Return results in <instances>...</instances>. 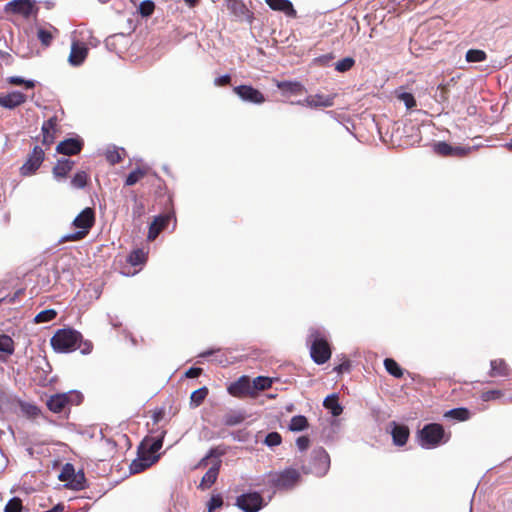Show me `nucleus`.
<instances>
[{
  "instance_id": "obj_23",
  "label": "nucleus",
  "mask_w": 512,
  "mask_h": 512,
  "mask_svg": "<svg viewBox=\"0 0 512 512\" xmlns=\"http://www.w3.org/2000/svg\"><path fill=\"white\" fill-rule=\"evenodd\" d=\"M265 2L272 10L283 12L291 18L297 17V11L289 0H265Z\"/></svg>"
},
{
  "instance_id": "obj_29",
  "label": "nucleus",
  "mask_w": 512,
  "mask_h": 512,
  "mask_svg": "<svg viewBox=\"0 0 512 512\" xmlns=\"http://www.w3.org/2000/svg\"><path fill=\"white\" fill-rule=\"evenodd\" d=\"M150 172V168L148 166H138L134 170H132L126 177L124 185L125 186H133L142 180L146 175Z\"/></svg>"
},
{
  "instance_id": "obj_56",
  "label": "nucleus",
  "mask_w": 512,
  "mask_h": 512,
  "mask_svg": "<svg viewBox=\"0 0 512 512\" xmlns=\"http://www.w3.org/2000/svg\"><path fill=\"white\" fill-rule=\"evenodd\" d=\"M264 442L269 447L277 446L281 443V436L277 432H270L267 434Z\"/></svg>"
},
{
  "instance_id": "obj_47",
  "label": "nucleus",
  "mask_w": 512,
  "mask_h": 512,
  "mask_svg": "<svg viewBox=\"0 0 512 512\" xmlns=\"http://www.w3.org/2000/svg\"><path fill=\"white\" fill-rule=\"evenodd\" d=\"M56 315L57 313L53 309L43 310L35 316L34 321L35 323L49 322L53 320L56 317Z\"/></svg>"
},
{
  "instance_id": "obj_51",
  "label": "nucleus",
  "mask_w": 512,
  "mask_h": 512,
  "mask_svg": "<svg viewBox=\"0 0 512 512\" xmlns=\"http://www.w3.org/2000/svg\"><path fill=\"white\" fill-rule=\"evenodd\" d=\"M355 64V60L352 57H345L338 61L335 65V69L338 72L349 71Z\"/></svg>"
},
{
  "instance_id": "obj_8",
  "label": "nucleus",
  "mask_w": 512,
  "mask_h": 512,
  "mask_svg": "<svg viewBox=\"0 0 512 512\" xmlns=\"http://www.w3.org/2000/svg\"><path fill=\"white\" fill-rule=\"evenodd\" d=\"M330 468V457L326 450L322 447L315 448L311 453V458L308 466V472L322 477L326 475Z\"/></svg>"
},
{
  "instance_id": "obj_10",
  "label": "nucleus",
  "mask_w": 512,
  "mask_h": 512,
  "mask_svg": "<svg viewBox=\"0 0 512 512\" xmlns=\"http://www.w3.org/2000/svg\"><path fill=\"white\" fill-rule=\"evenodd\" d=\"M235 505L243 512H258L265 503L264 499L258 492H248L239 495L236 498Z\"/></svg>"
},
{
  "instance_id": "obj_40",
  "label": "nucleus",
  "mask_w": 512,
  "mask_h": 512,
  "mask_svg": "<svg viewBox=\"0 0 512 512\" xmlns=\"http://www.w3.org/2000/svg\"><path fill=\"white\" fill-rule=\"evenodd\" d=\"M0 352L6 354H13L14 352V341L13 339L5 334H0Z\"/></svg>"
},
{
  "instance_id": "obj_46",
  "label": "nucleus",
  "mask_w": 512,
  "mask_h": 512,
  "mask_svg": "<svg viewBox=\"0 0 512 512\" xmlns=\"http://www.w3.org/2000/svg\"><path fill=\"white\" fill-rule=\"evenodd\" d=\"M37 38L44 47L50 46L54 36L50 30L39 28L37 31Z\"/></svg>"
},
{
  "instance_id": "obj_13",
  "label": "nucleus",
  "mask_w": 512,
  "mask_h": 512,
  "mask_svg": "<svg viewBox=\"0 0 512 512\" xmlns=\"http://www.w3.org/2000/svg\"><path fill=\"white\" fill-rule=\"evenodd\" d=\"M233 91L246 102L262 104L266 101L265 96L258 89L250 85H240L234 87Z\"/></svg>"
},
{
  "instance_id": "obj_59",
  "label": "nucleus",
  "mask_w": 512,
  "mask_h": 512,
  "mask_svg": "<svg viewBox=\"0 0 512 512\" xmlns=\"http://www.w3.org/2000/svg\"><path fill=\"white\" fill-rule=\"evenodd\" d=\"M310 440L307 436H300L296 440V445L300 451H305L309 447Z\"/></svg>"
},
{
  "instance_id": "obj_28",
  "label": "nucleus",
  "mask_w": 512,
  "mask_h": 512,
  "mask_svg": "<svg viewBox=\"0 0 512 512\" xmlns=\"http://www.w3.org/2000/svg\"><path fill=\"white\" fill-rule=\"evenodd\" d=\"M276 86L283 93L292 95L302 94L306 91L304 85L299 81H276Z\"/></svg>"
},
{
  "instance_id": "obj_64",
  "label": "nucleus",
  "mask_w": 512,
  "mask_h": 512,
  "mask_svg": "<svg viewBox=\"0 0 512 512\" xmlns=\"http://www.w3.org/2000/svg\"><path fill=\"white\" fill-rule=\"evenodd\" d=\"M243 419L244 418H226L225 424L228 426H234L241 423Z\"/></svg>"
},
{
  "instance_id": "obj_55",
  "label": "nucleus",
  "mask_w": 512,
  "mask_h": 512,
  "mask_svg": "<svg viewBox=\"0 0 512 512\" xmlns=\"http://www.w3.org/2000/svg\"><path fill=\"white\" fill-rule=\"evenodd\" d=\"M398 98L404 102L408 109H412L416 106V100L411 93L403 92L398 96Z\"/></svg>"
},
{
  "instance_id": "obj_17",
  "label": "nucleus",
  "mask_w": 512,
  "mask_h": 512,
  "mask_svg": "<svg viewBox=\"0 0 512 512\" xmlns=\"http://www.w3.org/2000/svg\"><path fill=\"white\" fill-rule=\"evenodd\" d=\"M335 95L314 94L307 96L298 104L307 105L310 108L331 107L334 105Z\"/></svg>"
},
{
  "instance_id": "obj_44",
  "label": "nucleus",
  "mask_w": 512,
  "mask_h": 512,
  "mask_svg": "<svg viewBox=\"0 0 512 512\" xmlns=\"http://www.w3.org/2000/svg\"><path fill=\"white\" fill-rule=\"evenodd\" d=\"M51 345L55 350L64 352V328L59 329L51 338Z\"/></svg>"
},
{
  "instance_id": "obj_19",
  "label": "nucleus",
  "mask_w": 512,
  "mask_h": 512,
  "mask_svg": "<svg viewBox=\"0 0 512 512\" xmlns=\"http://www.w3.org/2000/svg\"><path fill=\"white\" fill-rule=\"evenodd\" d=\"M388 430L396 446H403L406 444L409 437V429L406 425L397 424L395 421L389 423Z\"/></svg>"
},
{
  "instance_id": "obj_36",
  "label": "nucleus",
  "mask_w": 512,
  "mask_h": 512,
  "mask_svg": "<svg viewBox=\"0 0 512 512\" xmlns=\"http://www.w3.org/2000/svg\"><path fill=\"white\" fill-rule=\"evenodd\" d=\"M225 451L220 449L219 447L211 448L208 453L199 461L197 468L206 467L208 465V460L210 458L219 459L222 455H224Z\"/></svg>"
},
{
  "instance_id": "obj_5",
  "label": "nucleus",
  "mask_w": 512,
  "mask_h": 512,
  "mask_svg": "<svg viewBox=\"0 0 512 512\" xmlns=\"http://www.w3.org/2000/svg\"><path fill=\"white\" fill-rule=\"evenodd\" d=\"M310 355L316 364L326 363L332 354L329 342L317 330L313 331L309 336Z\"/></svg>"
},
{
  "instance_id": "obj_43",
  "label": "nucleus",
  "mask_w": 512,
  "mask_h": 512,
  "mask_svg": "<svg viewBox=\"0 0 512 512\" xmlns=\"http://www.w3.org/2000/svg\"><path fill=\"white\" fill-rule=\"evenodd\" d=\"M434 152L442 157H451L452 145L445 141H440L434 144Z\"/></svg>"
},
{
  "instance_id": "obj_37",
  "label": "nucleus",
  "mask_w": 512,
  "mask_h": 512,
  "mask_svg": "<svg viewBox=\"0 0 512 512\" xmlns=\"http://www.w3.org/2000/svg\"><path fill=\"white\" fill-rule=\"evenodd\" d=\"M89 181V175L85 171L77 172L71 180L72 187L76 189L84 188Z\"/></svg>"
},
{
  "instance_id": "obj_49",
  "label": "nucleus",
  "mask_w": 512,
  "mask_h": 512,
  "mask_svg": "<svg viewBox=\"0 0 512 512\" xmlns=\"http://www.w3.org/2000/svg\"><path fill=\"white\" fill-rule=\"evenodd\" d=\"M155 10V4L151 0H144L139 5V13L143 17H149L153 14Z\"/></svg>"
},
{
  "instance_id": "obj_18",
  "label": "nucleus",
  "mask_w": 512,
  "mask_h": 512,
  "mask_svg": "<svg viewBox=\"0 0 512 512\" xmlns=\"http://www.w3.org/2000/svg\"><path fill=\"white\" fill-rule=\"evenodd\" d=\"M227 8L239 21H247L251 23L253 21V14L249 11L246 5L238 0H228Z\"/></svg>"
},
{
  "instance_id": "obj_1",
  "label": "nucleus",
  "mask_w": 512,
  "mask_h": 512,
  "mask_svg": "<svg viewBox=\"0 0 512 512\" xmlns=\"http://www.w3.org/2000/svg\"><path fill=\"white\" fill-rule=\"evenodd\" d=\"M109 429L107 426L105 428L102 427H91L88 430L89 436L91 438H95L98 441L97 450L99 453V460L105 461L110 458H113L117 453V442L109 436Z\"/></svg>"
},
{
  "instance_id": "obj_15",
  "label": "nucleus",
  "mask_w": 512,
  "mask_h": 512,
  "mask_svg": "<svg viewBox=\"0 0 512 512\" xmlns=\"http://www.w3.org/2000/svg\"><path fill=\"white\" fill-rule=\"evenodd\" d=\"M89 53V48L86 43L80 42L73 38L71 44L70 54L68 56V62L72 66H80L84 63Z\"/></svg>"
},
{
  "instance_id": "obj_14",
  "label": "nucleus",
  "mask_w": 512,
  "mask_h": 512,
  "mask_svg": "<svg viewBox=\"0 0 512 512\" xmlns=\"http://www.w3.org/2000/svg\"><path fill=\"white\" fill-rule=\"evenodd\" d=\"M228 392L234 397H253L250 377L246 375L241 376L228 386Z\"/></svg>"
},
{
  "instance_id": "obj_57",
  "label": "nucleus",
  "mask_w": 512,
  "mask_h": 512,
  "mask_svg": "<svg viewBox=\"0 0 512 512\" xmlns=\"http://www.w3.org/2000/svg\"><path fill=\"white\" fill-rule=\"evenodd\" d=\"M53 175L57 180H61L64 177V161H57V164L53 168Z\"/></svg>"
},
{
  "instance_id": "obj_24",
  "label": "nucleus",
  "mask_w": 512,
  "mask_h": 512,
  "mask_svg": "<svg viewBox=\"0 0 512 512\" xmlns=\"http://www.w3.org/2000/svg\"><path fill=\"white\" fill-rule=\"evenodd\" d=\"M170 219H171V216L169 214L159 215V216L155 217L153 222L150 224L147 238L149 240L156 239V237L160 234V232L167 227Z\"/></svg>"
},
{
  "instance_id": "obj_60",
  "label": "nucleus",
  "mask_w": 512,
  "mask_h": 512,
  "mask_svg": "<svg viewBox=\"0 0 512 512\" xmlns=\"http://www.w3.org/2000/svg\"><path fill=\"white\" fill-rule=\"evenodd\" d=\"M467 414H468L467 409H465V408H456V409H451L449 411L444 412L443 416H447V417H450V416H467Z\"/></svg>"
},
{
  "instance_id": "obj_63",
  "label": "nucleus",
  "mask_w": 512,
  "mask_h": 512,
  "mask_svg": "<svg viewBox=\"0 0 512 512\" xmlns=\"http://www.w3.org/2000/svg\"><path fill=\"white\" fill-rule=\"evenodd\" d=\"M144 213V206L142 203H139L133 209V215L137 217H141Z\"/></svg>"
},
{
  "instance_id": "obj_16",
  "label": "nucleus",
  "mask_w": 512,
  "mask_h": 512,
  "mask_svg": "<svg viewBox=\"0 0 512 512\" xmlns=\"http://www.w3.org/2000/svg\"><path fill=\"white\" fill-rule=\"evenodd\" d=\"M7 9L26 18L38 11L34 0H13L8 3Z\"/></svg>"
},
{
  "instance_id": "obj_50",
  "label": "nucleus",
  "mask_w": 512,
  "mask_h": 512,
  "mask_svg": "<svg viewBox=\"0 0 512 512\" xmlns=\"http://www.w3.org/2000/svg\"><path fill=\"white\" fill-rule=\"evenodd\" d=\"M308 418H291L289 429L291 431H302L308 427Z\"/></svg>"
},
{
  "instance_id": "obj_41",
  "label": "nucleus",
  "mask_w": 512,
  "mask_h": 512,
  "mask_svg": "<svg viewBox=\"0 0 512 512\" xmlns=\"http://www.w3.org/2000/svg\"><path fill=\"white\" fill-rule=\"evenodd\" d=\"M146 261V254L142 249L133 250L128 256V262L132 266L141 265Z\"/></svg>"
},
{
  "instance_id": "obj_33",
  "label": "nucleus",
  "mask_w": 512,
  "mask_h": 512,
  "mask_svg": "<svg viewBox=\"0 0 512 512\" xmlns=\"http://www.w3.org/2000/svg\"><path fill=\"white\" fill-rule=\"evenodd\" d=\"M125 154L126 152L123 148L113 147L111 149H107L105 152V158L110 165H116L123 160Z\"/></svg>"
},
{
  "instance_id": "obj_42",
  "label": "nucleus",
  "mask_w": 512,
  "mask_h": 512,
  "mask_svg": "<svg viewBox=\"0 0 512 512\" xmlns=\"http://www.w3.org/2000/svg\"><path fill=\"white\" fill-rule=\"evenodd\" d=\"M477 149L476 146H452L451 157L463 158Z\"/></svg>"
},
{
  "instance_id": "obj_45",
  "label": "nucleus",
  "mask_w": 512,
  "mask_h": 512,
  "mask_svg": "<svg viewBox=\"0 0 512 512\" xmlns=\"http://www.w3.org/2000/svg\"><path fill=\"white\" fill-rule=\"evenodd\" d=\"M7 82L11 85L24 86L25 89H33L35 82L32 80H25L19 76H10L7 78Z\"/></svg>"
},
{
  "instance_id": "obj_58",
  "label": "nucleus",
  "mask_w": 512,
  "mask_h": 512,
  "mask_svg": "<svg viewBox=\"0 0 512 512\" xmlns=\"http://www.w3.org/2000/svg\"><path fill=\"white\" fill-rule=\"evenodd\" d=\"M351 369V361L347 358L343 360L342 363L334 367V371H336L338 374H342L345 372H349Z\"/></svg>"
},
{
  "instance_id": "obj_53",
  "label": "nucleus",
  "mask_w": 512,
  "mask_h": 512,
  "mask_svg": "<svg viewBox=\"0 0 512 512\" xmlns=\"http://www.w3.org/2000/svg\"><path fill=\"white\" fill-rule=\"evenodd\" d=\"M223 505V498L220 494L214 495L207 503V511L214 512Z\"/></svg>"
},
{
  "instance_id": "obj_39",
  "label": "nucleus",
  "mask_w": 512,
  "mask_h": 512,
  "mask_svg": "<svg viewBox=\"0 0 512 512\" xmlns=\"http://www.w3.org/2000/svg\"><path fill=\"white\" fill-rule=\"evenodd\" d=\"M465 59L467 62H482L487 59V54L480 49H470L466 52Z\"/></svg>"
},
{
  "instance_id": "obj_27",
  "label": "nucleus",
  "mask_w": 512,
  "mask_h": 512,
  "mask_svg": "<svg viewBox=\"0 0 512 512\" xmlns=\"http://www.w3.org/2000/svg\"><path fill=\"white\" fill-rule=\"evenodd\" d=\"M57 132V117H51L42 125L43 143L45 145H51L55 140Z\"/></svg>"
},
{
  "instance_id": "obj_61",
  "label": "nucleus",
  "mask_w": 512,
  "mask_h": 512,
  "mask_svg": "<svg viewBox=\"0 0 512 512\" xmlns=\"http://www.w3.org/2000/svg\"><path fill=\"white\" fill-rule=\"evenodd\" d=\"M202 368L199 367H191L185 372V376L187 378H196L202 374Z\"/></svg>"
},
{
  "instance_id": "obj_30",
  "label": "nucleus",
  "mask_w": 512,
  "mask_h": 512,
  "mask_svg": "<svg viewBox=\"0 0 512 512\" xmlns=\"http://www.w3.org/2000/svg\"><path fill=\"white\" fill-rule=\"evenodd\" d=\"M323 406L330 411L332 416H340L343 412V407L339 403V396L336 393L328 395L323 401Z\"/></svg>"
},
{
  "instance_id": "obj_26",
  "label": "nucleus",
  "mask_w": 512,
  "mask_h": 512,
  "mask_svg": "<svg viewBox=\"0 0 512 512\" xmlns=\"http://www.w3.org/2000/svg\"><path fill=\"white\" fill-rule=\"evenodd\" d=\"M511 369L507 362L502 359H494L490 362L489 376L492 378L496 377H509Z\"/></svg>"
},
{
  "instance_id": "obj_20",
  "label": "nucleus",
  "mask_w": 512,
  "mask_h": 512,
  "mask_svg": "<svg viewBox=\"0 0 512 512\" xmlns=\"http://www.w3.org/2000/svg\"><path fill=\"white\" fill-rule=\"evenodd\" d=\"M27 100V96L19 91H12L7 94L0 95V106L7 109H14Z\"/></svg>"
},
{
  "instance_id": "obj_34",
  "label": "nucleus",
  "mask_w": 512,
  "mask_h": 512,
  "mask_svg": "<svg viewBox=\"0 0 512 512\" xmlns=\"http://www.w3.org/2000/svg\"><path fill=\"white\" fill-rule=\"evenodd\" d=\"M49 410L53 413H60L64 409V394H56L47 401Z\"/></svg>"
},
{
  "instance_id": "obj_48",
  "label": "nucleus",
  "mask_w": 512,
  "mask_h": 512,
  "mask_svg": "<svg viewBox=\"0 0 512 512\" xmlns=\"http://www.w3.org/2000/svg\"><path fill=\"white\" fill-rule=\"evenodd\" d=\"M84 396L81 392L72 390L66 392V405H79L82 403Z\"/></svg>"
},
{
  "instance_id": "obj_9",
  "label": "nucleus",
  "mask_w": 512,
  "mask_h": 512,
  "mask_svg": "<svg viewBox=\"0 0 512 512\" xmlns=\"http://www.w3.org/2000/svg\"><path fill=\"white\" fill-rule=\"evenodd\" d=\"M165 434L166 431L161 430L155 436L145 437L138 447L137 455L158 457L159 459L160 455L157 452L162 448Z\"/></svg>"
},
{
  "instance_id": "obj_6",
  "label": "nucleus",
  "mask_w": 512,
  "mask_h": 512,
  "mask_svg": "<svg viewBox=\"0 0 512 512\" xmlns=\"http://www.w3.org/2000/svg\"><path fill=\"white\" fill-rule=\"evenodd\" d=\"M300 478V473L293 468H287L280 473H271L268 476V484L277 490L293 488Z\"/></svg>"
},
{
  "instance_id": "obj_32",
  "label": "nucleus",
  "mask_w": 512,
  "mask_h": 512,
  "mask_svg": "<svg viewBox=\"0 0 512 512\" xmlns=\"http://www.w3.org/2000/svg\"><path fill=\"white\" fill-rule=\"evenodd\" d=\"M272 383V378L266 376H258L251 380L253 397H255L259 392L269 389Z\"/></svg>"
},
{
  "instance_id": "obj_52",
  "label": "nucleus",
  "mask_w": 512,
  "mask_h": 512,
  "mask_svg": "<svg viewBox=\"0 0 512 512\" xmlns=\"http://www.w3.org/2000/svg\"><path fill=\"white\" fill-rule=\"evenodd\" d=\"M22 502L19 498L14 497L8 501L4 508V512H21Z\"/></svg>"
},
{
  "instance_id": "obj_35",
  "label": "nucleus",
  "mask_w": 512,
  "mask_h": 512,
  "mask_svg": "<svg viewBox=\"0 0 512 512\" xmlns=\"http://www.w3.org/2000/svg\"><path fill=\"white\" fill-rule=\"evenodd\" d=\"M384 367L386 371L395 378L403 377V369L400 365L392 358H386L384 360Z\"/></svg>"
},
{
  "instance_id": "obj_21",
  "label": "nucleus",
  "mask_w": 512,
  "mask_h": 512,
  "mask_svg": "<svg viewBox=\"0 0 512 512\" xmlns=\"http://www.w3.org/2000/svg\"><path fill=\"white\" fill-rule=\"evenodd\" d=\"M322 436L332 440L341 428V418H321Z\"/></svg>"
},
{
  "instance_id": "obj_62",
  "label": "nucleus",
  "mask_w": 512,
  "mask_h": 512,
  "mask_svg": "<svg viewBox=\"0 0 512 512\" xmlns=\"http://www.w3.org/2000/svg\"><path fill=\"white\" fill-rule=\"evenodd\" d=\"M230 81H231V76L226 74V75L216 78L214 80V84L216 86H226L230 83Z\"/></svg>"
},
{
  "instance_id": "obj_2",
  "label": "nucleus",
  "mask_w": 512,
  "mask_h": 512,
  "mask_svg": "<svg viewBox=\"0 0 512 512\" xmlns=\"http://www.w3.org/2000/svg\"><path fill=\"white\" fill-rule=\"evenodd\" d=\"M95 224V211L87 207L82 210L72 222V226L78 229L76 232L66 235V242L78 241L85 238Z\"/></svg>"
},
{
  "instance_id": "obj_25",
  "label": "nucleus",
  "mask_w": 512,
  "mask_h": 512,
  "mask_svg": "<svg viewBox=\"0 0 512 512\" xmlns=\"http://www.w3.org/2000/svg\"><path fill=\"white\" fill-rule=\"evenodd\" d=\"M158 461V457H146L144 455H137V458L132 461L129 466L131 474H138L151 467Z\"/></svg>"
},
{
  "instance_id": "obj_4",
  "label": "nucleus",
  "mask_w": 512,
  "mask_h": 512,
  "mask_svg": "<svg viewBox=\"0 0 512 512\" xmlns=\"http://www.w3.org/2000/svg\"><path fill=\"white\" fill-rule=\"evenodd\" d=\"M449 437L440 424L432 423L424 426L419 432V444L422 448L432 449L446 443Z\"/></svg>"
},
{
  "instance_id": "obj_31",
  "label": "nucleus",
  "mask_w": 512,
  "mask_h": 512,
  "mask_svg": "<svg viewBox=\"0 0 512 512\" xmlns=\"http://www.w3.org/2000/svg\"><path fill=\"white\" fill-rule=\"evenodd\" d=\"M83 147L84 140L80 136L66 138V156L78 155Z\"/></svg>"
},
{
  "instance_id": "obj_7",
  "label": "nucleus",
  "mask_w": 512,
  "mask_h": 512,
  "mask_svg": "<svg viewBox=\"0 0 512 512\" xmlns=\"http://www.w3.org/2000/svg\"><path fill=\"white\" fill-rule=\"evenodd\" d=\"M80 350L82 354H89L93 350V343L84 339L83 335L70 327H66V353Z\"/></svg>"
},
{
  "instance_id": "obj_38",
  "label": "nucleus",
  "mask_w": 512,
  "mask_h": 512,
  "mask_svg": "<svg viewBox=\"0 0 512 512\" xmlns=\"http://www.w3.org/2000/svg\"><path fill=\"white\" fill-rule=\"evenodd\" d=\"M207 395H208L207 387H201V388L193 391L191 394V397H190L191 404L194 405L195 407L201 405L203 403V401L205 400V398L207 397Z\"/></svg>"
},
{
  "instance_id": "obj_3",
  "label": "nucleus",
  "mask_w": 512,
  "mask_h": 512,
  "mask_svg": "<svg viewBox=\"0 0 512 512\" xmlns=\"http://www.w3.org/2000/svg\"><path fill=\"white\" fill-rule=\"evenodd\" d=\"M21 412L26 416H38L40 410L37 406L21 401L0 391V413H18Z\"/></svg>"
},
{
  "instance_id": "obj_11",
  "label": "nucleus",
  "mask_w": 512,
  "mask_h": 512,
  "mask_svg": "<svg viewBox=\"0 0 512 512\" xmlns=\"http://www.w3.org/2000/svg\"><path fill=\"white\" fill-rule=\"evenodd\" d=\"M87 486L83 469L76 470L73 464L66 463V489L81 491Z\"/></svg>"
},
{
  "instance_id": "obj_22",
  "label": "nucleus",
  "mask_w": 512,
  "mask_h": 512,
  "mask_svg": "<svg viewBox=\"0 0 512 512\" xmlns=\"http://www.w3.org/2000/svg\"><path fill=\"white\" fill-rule=\"evenodd\" d=\"M222 461L217 459L202 477L198 488L205 490L210 488L217 480Z\"/></svg>"
},
{
  "instance_id": "obj_12",
  "label": "nucleus",
  "mask_w": 512,
  "mask_h": 512,
  "mask_svg": "<svg viewBox=\"0 0 512 512\" xmlns=\"http://www.w3.org/2000/svg\"><path fill=\"white\" fill-rule=\"evenodd\" d=\"M45 153L40 146H35L33 151L28 155L27 160L20 168L22 176H30L34 174L44 161Z\"/></svg>"
},
{
  "instance_id": "obj_54",
  "label": "nucleus",
  "mask_w": 512,
  "mask_h": 512,
  "mask_svg": "<svg viewBox=\"0 0 512 512\" xmlns=\"http://www.w3.org/2000/svg\"><path fill=\"white\" fill-rule=\"evenodd\" d=\"M503 396V393L501 390H488L483 391L480 395L482 401L487 402L490 400L499 399Z\"/></svg>"
}]
</instances>
